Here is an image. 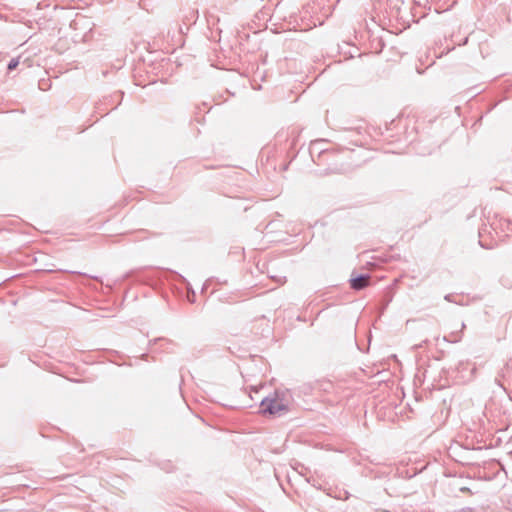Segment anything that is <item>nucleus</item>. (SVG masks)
<instances>
[{
  "label": "nucleus",
  "instance_id": "obj_1",
  "mask_svg": "<svg viewBox=\"0 0 512 512\" xmlns=\"http://www.w3.org/2000/svg\"><path fill=\"white\" fill-rule=\"evenodd\" d=\"M261 413L273 416H280L289 410V401L275 393L273 397H267L262 400L260 405Z\"/></svg>",
  "mask_w": 512,
  "mask_h": 512
},
{
  "label": "nucleus",
  "instance_id": "obj_2",
  "mask_svg": "<svg viewBox=\"0 0 512 512\" xmlns=\"http://www.w3.org/2000/svg\"><path fill=\"white\" fill-rule=\"evenodd\" d=\"M370 277L367 275L359 276L351 279V287L353 289H362L369 284Z\"/></svg>",
  "mask_w": 512,
  "mask_h": 512
},
{
  "label": "nucleus",
  "instance_id": "obj_3",
  "mask_svg": "<svg viewBox=\"0 0 512 512\" xmlns=\"http://www.w3.org/2000/svg\"><path fill=\"white\" fill-rule=\"evenodd\" d=\"M19 64V61L17 59H12L8 64V69L13 70L15 69Z\"/></svg>",
  "mask_w": 512,
  "mask_h": 512
}]
</instances>
